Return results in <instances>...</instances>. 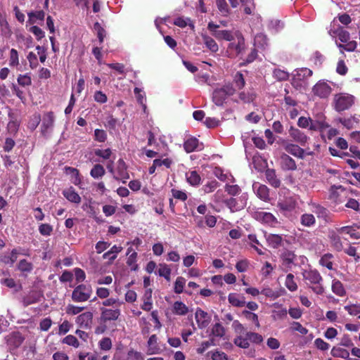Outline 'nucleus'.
Wrapping results in <instances>:
<instances>
[{
    "label": "nucleus",
    "mask_w": 360,
    "mask_h": 360,
    "mask_svg": "<svg viewBox=\"0 0 360 360\" xmlns=\"http://www.w3.org/2000/svg\"><path fill=\"white\" fill-rule=\"evenodd\" d=\"M25 338L20 331H13L6 337V343L10 351H14L20 347Z\"/></svg>",
    "instance_id": "6e6552de"
},
{
    "label": "nucleus",
    "mask_w": 360,
    "mask_h": 360,
    "mask_svg": "<svg viewBox=\"0 0 360 360\" xmlns=\"http://www.w3.org/2000/svg\"><path fill=\"white\" fill-rule=\"evenodd\" d=\"M63 194L66 200L72 202V203L79 204L81 202V198L79 193H77L72 186L70 187L68 189L63 190Z\"/></svg>",
    "instance_id": "bb28decb"
},
{
    "label": "nucleus",
    "mask_w": 360,
    "mask_h": 360,
    "mask_svg": "<svg viewBox=\"0 0 360 360\" xmlns=\"http://www.w3.org/2000/svg\"><path fill=\"white\" fill-rule=\"evenodd\" d=\"M283 148L285 152L300 159H304L305 156L304 148H302L301 146L298 145L292 144V143H285L283 145Z\"/></svg>",
    "instance_id": "aec40b11"
},
{
    "label": "nucleus",
    "mask_w": 360,
    "mask_h": 360,
    "mask_svg": "<svg viewBox=\"0 0 360 360\" xmlns=\"http://www.w3.org/2000/svg\"><path fill=\"white\" fill-rule=\"evenodd\" d=\"M159 276H163L167 281L171 279V269L167 264H160L158 269Z\"/></svg>",
    "instance_id": "13d9d810"
},
{
    "label": "nucleus",
    "mask_w": 360,
    "mask_h": 360,
    "mask_svg": "<svg viewBox=\"0 0 360 360\" xmlns=\"http://www.w3.org/2000/svg\"><path fill=\"white\" fill-rule=\"evenodd\" d=\"M235 94L236 88L233 86V84H226L213 91L212 101L217 105H223L228 97Z\"/></svg>",
    "instance_id": "423d86ee"
},
{
    "label": "nucleus",
    "mask_w": 360,
    "mask_h": 360,
    "mask_svg": "<svg viewBox=\"0 0 360 360\" xmlns=\"http://www.w3.org/2000/svg\"><path fill=\"white\" fill-rule=\"evenodd\" d=\"M233 83L238 89L244 88L245 85L244 75L238 71L233 77Z\"/></svg>",
    "instance_id": "3c124183"
},
{
    "label": "nucleus",
    "mask_w": 360,
    "mask_h": 360,
    "mask_svg": "<svg viewBox=\"0 0 360 360\" xmlns=\"http://www.w3.org/2000/svg\"><path fill=\"white\" fill-rule=\"evenodd\" d=\"M339 191L343 192L345 188L342 186H331L329 190L328 200L333 204V208L336 205L342 204L344 201Z\"/></svg>",
    "instance_id": "2eb2a0df"
},
{
    "label": "nucleus",
    "mask_w": 360,
    "mask_h": 360,
    "mask_svg": "<svg viewBox=\"0 0 360 360\" xmlns=\"http://www.w3.org/2000/svg\"><path fill=\"white\" fill-rule=\"evenodd\" d=\"M290 136H292L295 142L299 143L301 146H304L309 139V136L305 135L303 131L294 128L293 126H291L290 128Z\"/></svg>",
    "instance_id": "4be33fe9"
},
{
    "label": "nucleus",
    "mask_w": 360,
    "mask_h": 360,
    "mask_svg": "<svg viewBox=\"0 0 360 360\" xmlns=\"http://www.w3.org/2000/svg\"><path fill=\"white\" fill-rule=\"evenodd\" d=\"M153 307L152 302V290L148 289L146 290L145 294L143 295V302L141 304V309L145 311L151 310Z\"/></svg>",
    "instance_id": "473e14b6"
},
{
    "label": "nucleus",
    "mask_w": 360,
    "mask_h": 360,
    "mask_svg": "<svg viewBox=\"0 0 360 360\" xmlns=\"http://www.w3.org/2000/svg\"><path fill=\"white\" fill-rule=\"evenodd\" d=\"M94 29L96 31L97 37L99 39V43L102 44L105 36V31L104 28L101 27L100 22H96L94 25Z\"/></svg>",
    "instance_id": "e2e57ef3"
},
{
    "label": "nucleus",
    "mask_w": 360,
    "mask_h": 360,
    "mask_svg": "<svg viewBox=\"0 0 360 360\" xmlns=\"http://www.w3.org/2000/svg\"><path fill=\"white\" fill-rule=\"evenodd\" d=\"M184 149L186 153H192L194 150H200L203 148L202 143H200L195 136H190L183 143Z\"/></svg>",
    "instance_id": "a211bd4d"
},
{
    "label": "nucleus",
    "mask_w": 360,
    "mask_h": 360,
    "mask_svg": "<svg viewBox=\"0 0 360 360\" xmlns=\"http://www.w3.org/2000/svg\"><path fill=\"white\" fill-rule=\"evenodd\" d=\"M116 170L117 176H114L115 179L122 180L123 183H126L127 180L130 178L124 160L119 159L117 160Z\"/></svg>",
    "instance_id": "6ab92c4d"
},
{
    "label": "nucleus",
    "mask_w": 360,
    "mask_h": 360,
    "mask_svg": "<svg viewBox=\"0 0 360 360\" xmlns=\"http://www.w3.org/2000/svg\"><path fill=\"white\" fill-rule=\"evenodd\" d=\"M329 238L333 248L337 251H342L343 245L339 233L337 231H332L329 234Z\"/></svg>",
    "instance_id": "c756f323"
},
{
    "label": "nucleus",
    "mask_w": 360,
    "mask_h": 360,
    "mask_svg": "<svg viewBox=\"0 0 360 360\" xmlns=\"http://www.w3.org/2000/svg\"><path fill=\"white\" fill-rule=\"evenodd\" d=\"M313 74V71L308 68H302L297 70V79L300 80H304V79L309 78L311 77Z\"/></svg>",
    "instance_id": "6e6d98bb"
},
{
    "label": "nucleus",
    "mask_w": 360,
    "mask_h": 360,
    "mask_svg": "<svg viewBox=\"0 0 360 360\" xmlns=\"http://www.w3.org/2000/svg\"><path fill=\"white\" fill-rule=\"evenodd\" d=\"M84 307L80 306H75L72 304H68L66 307V314H70L71 316H75V314H80L81 311H84Z\"/></svg>",
    "instance_id": "052dcab7"
},
{
    "label": "nucleus",
    "mask_w": 360,
    "mask_h": 360,
    "mask_svg": "<svg viewBox=\"0 0 360 360\" xmlns=\"http://www.w3.org/2000/svg\"><path fill=\"white\" fill-rule=\"evenodd\" d=\"M242 315L245 317L247 320L252 321L257 328L260 327V323L257 314L252 312V311L245 309L243 311Z\"/></svg>",
    "instance_id": "49530a36"
},
{
    "label": "nucleus",
    "mask_w": 360,
    "mask_h": 360,
    "mask_svg": "<svg viewBox=\"0 0 360 360\" xmlns=\"http://www.w3.org/2000/svg\"><path fill=\"white\" fill-rule=\"evenodd\" d=\"M34 266L32 262L27 261L26 259H22L20 260L18 264V269L22 273H30L32 272Z\"/></svg>",
    "instance_id": "79ce46f5"
},
{
    "label": "nucleus",
    "mask_w": 360,
    "mask_h": 360,
    "mask_svg": "<svg viewBox=\"0 0 360 360\" xmlns=\"http://www.w3.org/2000/svg\"><path fill=\"white\" fill-rule=\"evenodd\" d=\"M186 179L187 182L193 186H197V185L200 184L201 177L196 170H192L186 173Z\"/></svg>",
    "instance_id": "2f4dec72"
},
{
    "label": "nucleus",
    "mask_w": 360,
    "mask_h": 360,
    "mask_svg": "<svg viewBox=\"0 0 360 360\" xmlns=\"http://www.w3.org/2000/svg\"><path fill=\"white\" fill-rule=\"evenodd\" d=\"M39 231L43 236H50L53 231V227L49 224H41L39 226Z\"/></svg>",
    "instance_id": "69168bd1"
},
{
    "label": "nucleus",
    "mask_w": 360,
    "mask_h": 360,
    "mask_svg": "<svg viewBox=\"0 0 360 360\" xmlns=\"http://www.w3.org/2000/svg\"><path fill=\"white\" fill-rule=\"evenodd\" d=\"M9 64L11 67H17L19 65L18 52L14 49L10 51Z\"/></svg>",
    "instance_id": "338daca9"
},
{
    "label": "nucleus",
    "mask_w": 360,
    "mask_h": 360,
    "mask_svg": "<svg viewBox=\"0 0 360 360\" xmlns=\"http://www.w3.org/2000/svg\"><path fill=\"white\" fill-rule=\"evenodd\" d=\"M54 121L55 117L53 111L46 112L44 114L41 125V132L42 136H48L50 130L53 126Z\"/></svg>",
    "instance_id": "9d476101"
},
{
    "label": "nucleus",
    "mask_w": 360,
    "mask_h": 360,
    "mask_svg": "<svg viewBox=\"0 0 360 360\" xmlns=\"http://www.w3.org/2000/svg\"><path fill=\"white\" fill-rule=\"evenodd\" d=\"M45 18V12L43 10L28 13V22L34 23L36 20H43Z\"/></svg>",
    "instance_id": "de8ad7c7"
},
{
    "label": "nucleus",
    "mask_w": 360,
    "mask_h": 360,
    "mask_svg": "<svg viewBox=\"0 0 360 360\" xmlns=\"http://www.w3.org/2000/svg\"><path fill=\"white\" fill-rule=\"evenodd\" d=\"M330 354L333 357H340L344 359H349V352L345 348L334 347L330 351Z\"/></svg>",
    "instance_id": "a18cd8bd"
},
{
    "label": "nucleus",
    "mask_w": 360,
    "mask_h": 360,
    "mask_svg": "<svg viewBox=\"0 0 360 360\" xmlns=\"http://www.w3.org/2000/svg\"><path fill=\"white\" fill-rule=\"evenodd\" d=\"M95 155L98 156L104 160L110 159L112 155V150L110 148L106 149H95L94 150Z\"/></svg>",
    "instance_id": "0e129e2a"
},
{
    "label": "nucleus",
    "mask_w": 360,
    "mask_h": 360,
    "mask_svg": "<svg viewBox=\"0 0 360 360\" xmlns=\"http://www.w3.org/2000/svg\"><path fill=\"white\" fill-rule=\"evenodd\" d=\"M297 258L293 251L288 250V249H284L281 252L280 259L281 261V265L285 271L290 270L293 265L295 264V259Z\"/></svg>",
    "instance_id": "1a4fd4ad"
},
{
    "label": "nucleus",
    "mask_w": 360,
    "mask_h": 360,
    "mask_svg": "<svg viewBox=\"0 0 360 360\" xmlns=\"http://www.w3.org/2000/svg\"><path fill=\"white\" fill-rule=\"evenodd\" d=\"M285 285L290 292H295L298 289V285L295 281V276L292 273H289L285 281Z\"/></svg>",
    "instance_id": "a19ab883"
},
{
    "label": "nucleus",
    "mask_w": 360,
    "mask_h": 360,
    "mask_svg": "<svg viewBox=\"0 0 360 360\" xmlns=\"http://www.w3.org/2000/svg\"><path fill=\"white\" fill-rule=\"evenodd\" d=\"M122 247L114 245L108 251L104 252L102 257L103 259H109V263L111 264L117 258L118 253L122 252Z\"/></svg>",
    "instance_id": "7c9ffc66"
},
{
    "label": "nucleus",
    "mask_w": 360,
    "mask_h": 360,
    "mask_svg": "<svg viewBox=\"0 0 360 360\" xmlns=\"http://www.w3.org/2000/svg\"><path fill=\"white\" fill-rule=\"evenodd\" d=\"M41 121V117L40 114H39V112H34L28 120L27 128L31 130L36 129L38 125L40 124Z\"/></svg>",
    "instance_id": "58836bf2"
},
{
    "label": "nucleus",
    "mask_w": 360,
    "mask_h": 360,
    "mask_svg": "<svg viewBox=\"0 0 360 360\" xmlns=\"http://www.w3.org/2000/svg\"><path fill=\"white\" fill-rule=\"evenodd\" d=\"M355 103L354 95L347 93H340L334 95L333 105L337 112H342L349 109Z\"/></svg>",
    "instance_id": "39448f33"
},
{
    "label": "nucleus",
    "mask_w": 360,
    "mask_h": 360,
    "mask_svg": "<svg viewBox=\"0 0 360 360\" xmlns=\"http://www.w3.org/2000/svg\"><path fill=\"white\" fill-rule=\"evenodd\" d=\"M195 319L200 328L207 327L211 321V316L206 311L200 309V307H197L195 313Z\"/></svg>",
    "instance_id": "f3484780"
},
{
    "label": "nucleus",
    "mask_w": 360,
    "mask_h": 360,
    "mask_svg": "<svg viewBox=\"0 0 360 360\" xmlns=\"http://www.w3.org/2000/svg\"><path fill=\"white\" fill-rule=\"evenodd\" d=\"M62 342L75 348H77L79 345L78 340L75 336H73V335H68L66 337L63 338Z\"/></svg>",
    "instance_id": "680f3d73"
},
{
    "label": "nucleus",
    "mask_w": 360,
    "mask_h": 360,
    "mask_svg": "<svg viewBox=\"0 0 360 360\" xmlns=\"http://www.w3.org/2000/svg\"><path fill=\"white\" fill-rule=\"evenodd\" d=\"M162 349L158 344L157 335H151L148 340V354H157L161 352Z\"/></svg>",
    "instance_id": "393cba45"
},
{
    "label": "nucleus",
    "mask_w": 360,
    "mask_h": 360,
    "mask_svg": "<svg viewBox=\"0 0 360 360\" xmlns=\"http://www.w3.org/2000/svg\"><path fill=\"white\" fill-rule=\"evenodd\" d=\"M94 318V314L91 311H86V312L80 314L75 319V323L80 328L88 330L92 325Z\"/></svg>",
    "instance_id": "ddd939ff"
},
{
    "label": "nucleus",
    "mask_w": 360,
    "mask_h": 360,
    "mask_svg": "<svg viewBox=\"0 0 360 360\" xmlns=\"http://www.w3.org/2000/svg\"><path fill=\"white\" fill-rule=\"evenodd\" d=\"M105 167L99 163L94 165L92 169L90 171V175L94 179H98V178H101L105 176Z\"/></svg>",
    "instance_id": "4c0bfd02"
},
{
    "label": "nucleus",
    "mask_w": 360,
    "mask_h": 360,
    "mask_svg": "<svg viewBox=\"0 0 360 360\" xmlns=\"http://www.w3.org/2000/svg\"><path fill=\"white\" fill-rule=\"evenodd\" d=\"M215 38L217 39L227 40L230 42L234 39L233 33L230 31H226V30H223L222 31L219 30V32L215 33Z\"/></svg>",
    "instance_id": "8fccbe9b"
},
{
    "label": "nucleus",
    "mask_w": 360,
    "mask_h": 360,
    "mask_svg": "<svg viewBox=\"0 0 360 360\" xmlns=\"http://www.w3.org/2000/svg\"><path fill=\"white\" fill-rule=\"evenodd\" d=\"M248 238L250 241V245L252 248L255 249V250L257 252L258 255H264V252L263 251L262 249L258 248L257 246V245H262L260 242L259 241L257 237V235L255 234H249L248 235Z\"/></svg>",
    "instance_id": "c03bdc74"
},
{
    "label": "nucleus",
    "mask_w": 360,
    "mask_h": 360,
    "mask_svg": "<svg viewBox=\"0 0 360 360\" xmlns=\"http://www.w3.org/2000/svg\"><path fill=\"white\" fill-rule=\"evenodd\" d=\"M101 314L98 318V325L95 328L96 334L105 333L108 330V323L112 321H116L119 319L121 314L120 309H107V307H102L100 308Z\"/></svg>",
    "instance_id": "f03ea898"
},
{
    "label": "nucleus",
    "mask_w": 360,
    "mask_h": 360,
    "mask_svg": "<svg viewBox=\"0 0 360 360\" xmlns=\"http://www.w3.org/2000/svg\"><path fill=\"white\" fill-rule=\"evenodd\" d=\"M234 344L240 348H248L250 347V342L248 337H247V333L245 337L238 336L235 338Z\"/></svg>",
    "instance_id": "603ef678"
},
{
    "label": "nucleus",
    "mask_w": 360,
    "mask_h": 360,
    "mask_svg": "<svg viewBox=\"0 0 360 360\" xmlns=\"http://www.w3.org/2000/svg\"><path fill=\"white\" fill-rule=\"evenodd\" d=\"M331 91L332 88L330 85L323 80H319L317 82L312 88L313 94L321 98H328Z\"/></svg>",
    "instance_id": "0eeeda50"
},
{
    "label": "nucleus",
    "mask_w": 360,
    "mask_h": 360,
    "mask_svg": "<svg viewBox=\"0 0 360 360\" xmlns=\"http://www.w3.org/2000/svg\"><path fill=\"white\" fill-rule=\"evenodd\" d=\"M212 334L215 337L222 338L225 334L224 327L219 323H216L212 328Z\"/></svg>",
    "instance_id": "4d7b16f0"
},
{
    "label": "nucleus",
    "mask_w": 360,
    "mask_h": 360,
    "mask_svg": "<svg viewBox=\"0 0 360 360\" xmlns=\"http://www.w3.org/2000/svg\"><path fill=\"white\" fill-rule=\"evenodd\" d=\"M359 229H360V224H353L352 225H349L348 226L336 227L335 231H337L339 234L349 235L350 238L352 239H359L360 232L358 231Z\"/></svg>",
    "instance_id": "4468645a"
},
{
    "label": "nucleus",
    "mask_w": 360,
    "mask_h": 360,
    "mask_svg": "<svg viewBox=\"0 0 360 360\" xmlns=\"http://www.w3.org/2000/svg\"><path fill=\"white\" fill-rule=\"evenodd\" d=\"M93 289L91 285L79 283L72 290L71 299L74 302H86L92 297Z\"/></svg>",
    "instance_id": "20e7f679"
},
{
    "label": "nucleus",
    "mask_w": 360,
    "mask_h": 360,
    "mask_svg": "<svg viewBox=\"0 0 360 360\" xmlns=\"http://www.w3.org/2000/svg\"><path fill=\"white\" fill-rule=\"evenodd\" d=\"M224 203L225 205L230 209L231 212H236L241 210V209H243L245 204L243 202V200L240 199H237V198H229V199H226L224 200Z\"/></svg>",
    "instance_id": "5701e85b"
},
{
    "label": "nucleus",
    "mask_w": 360,
    "mask_h": 360,
    "mask_svg": "<svg viewBox=\"0 0 360 360\" xmlns=\"http://www.w3.org/2000/svg\"><path fill=\"white\" fill-rule=\"evenodd\" d=\"M20 250L21 248H13L9 255L5 254L0 255V262L4 263L5 265L12 266L18 259L19 255L26 256L30 255L29 254H27V252H20Z\"/></svg>",
    "instance_id": "dca6fc26"
},
{
    "label": "nucleus",
    "mask_w": 360,
    "mask_h": 360,
    "mask_svg": "<svg viewBox=\"0 0 360 360\" xmlns=\"http://www.w3.org/2000/svg\"><path fill=\"white\" fill-rule=\"evenodd\" d=\"M238 97L240 100L243 103H251L255 100L257 94L253 90L243 91H240Z\"/></svg>",
    "instance_id": "72a5a7b5"
},
{
    "label": "nucleus",
    "mask_w": 360,
    "mask_h": 360,
    "mask_svg": "<svg viewBox=\"0 0 360 360\" xmlns=\"http://www.w3.org/2000/svg\"><path fill=\"white\" fill-rule=\"evenodd\" d=\"M302 274L312 292L317 295H323L325 292L323 276L317 269H305L302 271Z\"/></svg>",
    "instance_id": "f257e3e1"
},
{
    "label": "nucleus",
    "mask_w": 360,
    "mask_h": 360,
    "mask_svg": "<svg viewBox=\"0 0 360 360\" xmlns=\"http://www.w3.org/2000/svg\"><path fill=\"white\" fill-rule=\"evenodd\" d=\"M253 188L256 194L260 200L264 201L269 200V189L265 184H254Z\"/></svg>",
    "instance_id": "b1692460"
},
{
    "label": "nucleus",
    "mask_w": 360,
    "mask_h": 360,
    "mask_svg": "<svg viewBox=\"0 0 360 360\" xmlns=\"http://www.w3.org/2000/svg\"><path fill=\"white\" fill-rule=\"evenodd\" d=\"M301 224L307 227L315 224L316 219L312 214H303L300 217Z\"/></svg>",
    "instance_id": "09e8293b"
},
{
    "label": "nucleus",
    "mask_w": 360,
    "mask_h": 360,
    "mask_svg": "<svg viewBox=\"0 0 360 360\" xmlns=\"http://www.w3.org/2000/svg\"><path fill=\"white\" fill-rule=\"evenodd\" d=\"M138 254L136 252L133 251L131 255H129L127 259V264L128 266L131 267V270L136 271L138 269V264H136Z\"/></svg>",
    "instance_id": "bf43d9fd"
},
{
    "label": "nucleus",
    "mask_w": 360,
    "mask_h": 360,
    "mask_svg": "<svg viewBox=\"0 0 360 360\" xmlns=\"http://www.w3.org/2000/svg\"><path fill=\"white\" fill-rule=\"evenodd\" d=\"M247 337H248L249 342H252L254 344H260V342H262L263 341L262 335L257 333H252V331L247 333Z\"/></svg>",
    "instance_id": "774afa93"
},
{
    "label": "nucleus",
    "mask_w": 360,
    "mask_h": 360,
    "mask_svg": "<svg viewBox=\"0 0 360 360\" xmlns=\"http://www.w3.org/2000/svg\"><path fill=\"white\" fill-rule=\"evenodd\" d=\"M264 176L271 186L274 188H278L281 186V181L276 174V170L274 169H267L264 172Z\"/></svg>",
    "instance_id": "412c9836"
},
{
    "label": "nucleus",
    "mask_w": 360,
    "mask_h": 360,
    "mask_svg": "<svg viewBox=\"0 0 360 360\" xmlns=\"http://www.w3.org/2000/svg\"><path fill=\"white\" fill-rule=\"evenodd\" d=\"M314 212L319 218H322L325 221H331L330 212L328 208L317 204L314 206Z\"/></svg>",
    "instance_id": "a878e982"
},
{
    "label": "nucleus",
    "mask_w": 360,
    "mask_h": 360,
    "mask_svg": "<svg viewBox=\"0 0 360 360\" xmlns=\"http://www.w3.org/2000/svg\"><path fill=\"white\" fill-rule=\"evenodd\" d=\"M185 283L186 279L183 276H178L174 282V292L178 294L183 292Z\"/></svg>",
    "instance_id": "864d4df0"
},
{
    "label": "nucleus",
    "mask_w": 360,
    "mask_h": 360,
    "mask_svg": "<svg viewBox=\"0 0 360 360\" xmlns=\"http://www.w3.org/2000/svg\"><path fill=\"white\" fill-rule=\"evenodd\" d=\"M228 300L232 306L241 307L246 304L244 297H240L238 294L235 292L229 293L228 295Z\"/></svg>",
    "instance_id": "c85d7f7f"
},
{
    "label": "nucleus",
    "mask_w": 360,
    "mask_h": 360,
    "mask_svg": "<svg viewBox=\"0 0 360 360\" xmlns=\"http://www.w3.org/2000/svg\"><path fill=\"white\" fill-rule=\"evenodd\" d=\"M279 165L281 169L284 171L297 169V165L293 158L285 153H281L278 160Z\"/></svg>",
    "instance_id": "9b49d317"
},
{
    "label": "nucleus",
    "mask_w": 360,
    "mask_h": 360,
    "mask_svg": "<svg viewBox=\"0 0 360 360\" xmlns=\"http://www.w3.org/2000/svg\"><path fill=\"white\" fill-rule=\"evenodd\" d=\"M245 47L244 37H243L241 34H239L238 35V42L229 43L227 47V52L229 53L230 55H235L237 56V55L243 53Z\"/></svg>",
    "instance_id": "f8f14e48"
},
{
    "label": "nucleus",
    "mask_w": 360,
    "mask_h": 360,
    "mask_svg": "<svg viewBox=\"0 0 360 360\" xmlns=\"http://www.w3.org/2000/svg\"><path fill=\"white\" fill-rule=\"evenodd\" d=\"M202 39L204 44L206 45L208 49H210L213 53H217V51L219 50V46L215 40L212 38V37L202 35Z\"/></svg>",
    "instance_id": "ea45409f"
},
{
    "label": "nucleus",
    "mask_w": 360,
    "mask_h": 360,
    "mask_svg": "<svg viewBox=\"0 0 360 360\" xmlns=\"http://www.w3.org/2000/svg\"><path fill=\"white\" fill-rule=\"evenodd\" d=\"M334 258V256L332 254H325L321 256L319 259V263L321 265L325 266L328 269H333V262L332 259Z\"/></svg>",
    "instance_id": "37998d69"
},
{
    "label": "nucleus",
    "mask_w": 360,
    "mask_h": 360,
    "mask_svg": "<svg viewBox=\"0 0 360 360\" xmlns=\"http://www.w3.org/2000/svg\"><path fill=\"white\" fill-rule=\"evenodd\" d=\"M259 216L264 224H267L272 227H275V226L278 224L276 217H275V216L271 213L261 212L259 213Z\"/></svg>",
    "instance_id": "f704fd0d"
},
{
    "label": "nucleus",
    "mask_w": 360,
    "mask_h": 360,
    "mask_svg": "<svg viewBox=\"0 0 360 360\" xmlns=\"http://www.w3.org/2000/svg\"><path fill=\"white\" fill-rule=\"evenodd\" d=\"M266 242L272 248H279L282 245L283 238L279 234H269L266 237Z\"/></svg>",
    "instance_id": "cd10ccee"
},
{
    "label": "nucleus",
    "mask_w": 360,
    "mask_h": 360,
    "mask_svg": "<svg viewBox=\"0 0 360 360\" xmlns=\"http://www.w3.org/2000/svg\"><path fill=\"white\" fill-rule=\"evenodd\" d=\"M188 311V307L182 302H175L173 304V313L178 316H185Z\"/></svg>",
    "instance_id": "c9c22d12"
},
{
    "label": "nucleus",
    "mask_w": 360,
    "mask_h": 360,
    "mask_svg": "<svg viewBox=\"0 0 360 360\" xmlns=\"http://www.w3.org/2000/svg\"><path fill=\"white\" fill-rule=\"evenodd\" d=\"M273 75L278 81H287L290 77V74L288 71L276 69L273 71Z\"/></svg>",
    "instance_id": "5fc2aeb1"
},
{
    "label": "nucleus",
    "mask_w": 360,
    "mask_h": 360,
    "mask_svg": "<svg viewBox=\"0 0 360 360\" xmlns=\"http://www.w3.org/2000/svg\"><path fill=\"white\" fill-rule=\"evenodd\" d=\"M332 290L338 296H345L346 294L345 289L342 282L338 279H333L332 283Z\"/></svg>",
    "instance_id": "e433bc0d"
},
{
    "label": "nucleus",
    "mask_w": 360,
    "mask_h": 360,
    "mask_svg": "<svg viewBox=\"0 0 360 360\" xmlns=\"http://www.w3.org/2000/svg\"><path fill=\"white\" fill-rule=\"evenodd\" d=\"M331 32L335 34V36L338 37V39L340 40L342 43H345L338 44V46L340 49H343L347 51H353L356 50L358 44L356 41H355V40H349L350 35L349 32L346 31V30L342 28V27H339L334 31H330V34H332Z\"/></svg>",
    "instance_id": "7ed1b4c3"
}]
</instances>
